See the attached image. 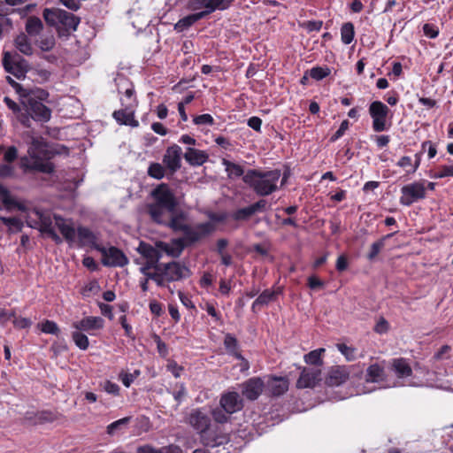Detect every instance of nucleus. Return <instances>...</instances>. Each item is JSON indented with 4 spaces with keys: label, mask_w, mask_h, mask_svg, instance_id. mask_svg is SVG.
I'll return each mask as SVG.
<instances>
[{
    "label": "nucleus",
    "mask_w": 453,
    "mask_h": 453,
    "mask_svg": "<svg viewBox=\"0 0 453 453\" xmlns=\"http://www.w3.org/2000/svg\"><path fill=\"white\" fill-rule=\"evenodd\" d=\"M36 44L43 51L50 50L55 45V38L52 35H42L36 40Z\"/></svg>",
    "instance_id": "44"
},
{
    "label": "nucleus",
    "mask_w": 453,
    "mask_h": 453,
    "mask_svg": "<svg viewBox=\"0 0 453 453\" xmlns=\"http://www.w3.org/2000/svg\"><path fill=\"white\" fill-rule=\"evenodd\" d=\"M72 326L75 330L88 332L90 335H95V331L100 330L104 326V320L101 317L88 316L81 320L74 321Z\"/></svg>",
    "instance_id": "18"
},
{
    "label": "nucleus",
    "mask_w": 453,
    "mask_h": 453,
    "mask_svg": "<svg viewBox=\"0 0 453 453\" xmlns=\"http://www.w3.org/2000/svg\"><path fill=\"white\" fill-rule=\"evenodd\" d=\"M43 24L42 20L35 16L29 17L26 21V33L30 37H36L41 35L42 31Z\"/></svg>",
    "instance_id": "30"
},
{
    "label": "nucleus",
    "mask_w": 453,
    "mask_h": 453,
    "mask_svg": "<svg viewBox=\"0 0 453 453\" xmlns=\"http://www.w3.org/2000/svg\"><path fill=\"white\" fill-rule=\"evenodd\" d=\"M35 214L39 220L41 232L47 234L57 243L62 242V239L55 232V226L70 245L76 243V230L71 219H64L57 214L51 217L50 214L40 211H35Z\"/></svg>",
    "instance_id": "1"
},
{
    "label": "nucleus",
    "mask_w": 453,
    "mask_h": 453,
    "mask_svg": "<svg viewBox=\"0 0 453 453\" xmlns=\"http://www.w3.org/2000/svg\"><path fill=\"white\" fill-rule=\"evenodd\" d=\"M115 83L118 89V92L119 94L124 93V102L125 103H131V106H133V104L134 103V98H133L134 96V88L132 83L129 81L128 79H127L124 75L119 74L115 78ZM123 97L120 99L122 101Z\"/></svg>",
    "instance_id": "23"
},
{
    "label": "nucleus",
    "mask_w": 453,
    "mask_h": 453,
    "mask_svg": "<svg viewBox=\"0 0 453 453\" xmlns=\"http://www.w3.org/2000/svg\"><path fill=\"white\" fill-rule=\"evenodd\" d=\"M365 383L366 385L364 387V389L359 390L358 394L371 393L377 388H387L392 387L391 384L386 381L384 367L378 363L372 364L367 368Z\"/></svg>",
    "instance_id": "8"
},
{
    "label": "nucleus",
    "mask_w": 453,
    "mask_h": 453,
    "mask_svg": "<svg viewBox=\"0 0 453 453\" xmlns=\"http://www.w3.org/2000/svg\"><path fill=\"white\" fill-rule=\"evenodd\" d=\"M130 419H131L130 417H126V418H120L119 420H116V421L111 423L107 426L108 434L114 435L117 431H119V430L122 429V427L126 426L129 423Z\"/></svg>",
    "instance_id": "47"
},
{
    "label": "nucleus",
    "mask_w": 453,
    "mask_h": 453,
    "mask_svg": "<svg viewBox=\"0 0 453 453\" xmlns=\"http://www.w3.org/2000/svg\"><path fill=\"white\" fill-rule=\"evenodd\" d=\"M423 31L424 34L429 38H435L439 34L438 29L431 24H425L423 27Z\"/></svg>",
    "instance_id": "64"
},
{
    "label": "nucleus",
    "mask_w": 453,
    "mask_h": 453,
    "mask_svg": "<svg viewBox=\"0 0 453 453\" xmlns=\"http://www.w3.org/2000/svg\"><path fill=\"white\" fill-rule=\"evenodd\" d=\"M215 230L214 223L211 221L197 224L196 226H188L186 229L184 237L190 242H195L200 239L209 235Z\"/></svg>",
    "instance_id": "14"
},
{
    "label": "nucleus",
    "mask_w": 453,
    "mask_h": 453,
    "mask_svg": "<svg viewBox=\"0 0 453 453\" xmlns=\"http://www.w3.org/2000/svg\"><path fill=\"white\" fill-rule=\"evenodd\" d=\"M265 383V391L273 396H279L288 391L289 381L286 377L270 376Z\"/></svg>",
    "instance_id": "21"
},
{
    "label": "nucleus",
    "mask_w": 453,
    "mask_h": 453,
    "mask_svg": "<svg viewBox=\"0 0 453 453\" xmlns=\"http://www.w3.org/2000/svg\"><path fill=\"white\" fill-rule=\"evenodd\" d=\"M211 0H191L188 7L191 11L196 12V14H202L203 18H204L206 15L212 12H209L210 8H211Z\"/></svg>",
    "instance_id": "32"
},
{
    "label": "nucleus",
    "mask_w": 453,
    "mask_h": 453,
    "mask_svg": "<svg viewBox=\"0 0 453 453\" xmlns=\"http://www.w3.org/2000/svg\"><path fill=\"white\" fill-rule=\"evenodd\" d=\"M154 203L149 206V213L155 222H165L176 211L178 199L168 185L160 184L152 192Z\"/></svg>",
    "instance_id": "3"
},
{
    "label": "nucleus",
    "mask_w": 453,
    "mask_h": 453,
    "mask_svg": "<svg viewBox=\"0 0 453 453\" xmlns=\"http://www.w3.org/2000/svg\"><path fill=\"white\" fill-rule=\"evenodd\" d=\"M384 246V239H380L379 241L373 242L371 246V251L368 254V258L372 260L380 253Z\"/></svg>",
    "instance_id": "55"
},
{
    "label": "nucleus",
    "mask_w": 453,
    "mask_h": 453,
    "mask_svg": "<svg viewBox=\"0 0 453 453\" xmlns=\"http://www.w3.org/2000/svg\"><path fill=\"white\" fill-rule=\"evenodd\" d=\"M27 107V113L36 121L47 122L51 116V111L42 102L36 100H28L23 102Z\"/></svg>",
    "instance_id": "16"
},
{
    "label": "nucleus",
    "mask_w": 453,
    "mask_h": 453,
    "mask_svg": "<svg viewBox=\"0 0 453 453\" xmlns=\"http://www.w3.org/2000/svg\"><path fill=\"white\" fill-rule=\"evenodd\" d=\"M72 339L74 344L81 350L88 349L89 346V341L86 334L81 330H75L72 333Z\"/></svg>",
    "instance_id": "40"
},
{
    "label": "nucleus",
    "mask_w": 453,
    "mask_h": 453,
    "mask_svg": "<svg viewBox=\"0 0 453 453\" xmlns=\"http://www.w3.org/2000/svg\"><path fill=\"white\" fill-rule=\"evenodd\" d=\"M211 415L216 422L224 424L229 420V417L231 414L223 408H221V406L219 405V407H217L214 410H212Z\"/></svg>",
    "instance_id": "48"
},
{
    "label": "nucleus",
    "mask_w": 453,
    "mask_h": 453,
    "mask_svg": "<svg viewBox=\"0 0 453 453\" xmlns=\"http://www.w3.org/2000/svg\"><path fill=\"white\" fill-rule=\"evenodd\" d=\"M224 345L228 355L233 356L235 358L241 357L239 343L234 336L230 334H226L224 339Z\"/></svg>",
    "instance_id": "34"
},
{
    "label": "nucleus",
    "mask_w": 453,
    "mask_h": 453,
    "mask_svg": "<svg viewBox=\"0 0 453 453\" xmlns=\"http://www.w3.org/2000/svg\"><path fill=\"white\" fill-rule=\"evenodd\" d=\"M29 141L28 157L23 159V165L26 168L50 173L53 172L54 165L50 161L51 152L49 150L47 143L42 137L33 136L27 134Z\"/></svg>",
    "instance_id": "2"
},
{
    "label": "nucleus",
    "mask_w": 453,
    "mask_h": 453,
    "mask_svg": "<svg viewBox=\"0 0 453 453\" xmlns=\"http://www.w3.org/2000/svg\"><path fill=\"white\" fill-rule=\"evenodd\" d=\"M388 328H389L388 322L382 317H380L377 320V322L374 326V331L380 334L387 333L388 331Z\"/></svg>",
    "instance_id": "57"
},
{
    "label": "nucleus",
    "mask_w": 453,
    "mask_h": 453,
    "mask_svg": "<svg viewBox=\"0 0 453 453\" xmlns=\"http://www.w3.org/2000/svg\"><path fill=\"white\" fill-rule=\"evenodd\" d=\"M329 73H330V70L327 67L324 68V67L317 66V67L311 68L310 71V76L316 81H320V80L326 78V76L329 75Z\"/></svg>",
    "instance_id": "51"
},
{
    "label": "nucleus",
    "mask_w": 453,
    "mask_h": 453,
    "mask_svg": "<svg viewBox=\"0 0 453 453\" xmlns=\"http://www.w3.org/2000/svg\"><path fill=\"white\" fill-rule=\"evenodd\" d=\"M158 224L167 225L174 231H180L185 234L186 229L188 227L184 214H176V211L171 213L165 222H157Z\"/></svg>",
    "instance_id": "26"
},
{
    "label": "nucleus",
    "mask_w": 453,
    "mask_h": 453,
    "mask_svg": "<svg viewBox=\"0 0 453 453\" xmlns=\"http://www.w3.org/2000/svg\"><path fill=\"white\" fill-rule=\"evenodd\" d=\"M140 272L144 275V280H147L148 281L151 280L159 287V284H161L162 281L159 276L158 265L150 266V265L142 264Z\"/></svg>",
    "instance_id": "33"
},
{
    "label": "nucleus",
    "mask_w": 453,
    "mask_h": 453,
    "mask_svg": "<svg viewBox=\"0 0 453 453\" xmlns=\"http://www.w3.org/2000/svg\"><path fill=\"white\" fill-rule=\"evenodd\" d=\"M0 220L8 226L12 232H19L23 227V222L16 217H4L0 215Z\"/></svg>",
    "instance_id": "41"
},
{
    "label": "nucleus",
    "mask_w": 453,
    "mask_h": 453,
    "mask_svg": "<svg viewBox=\"0 0 453 453\" xmlns=\"http://www.w3.org/2000/svg\"><path fill=\"white\" fill-rule=\"evenodd\" d=\"M422 151H425L427 148L428 157L433 158L435 157L437 150L434 144L430 141H426L421 145Z\"/></svg>",
    "instance_id": "61"
},
{
    "label": "nucleus",
    "mask_w": 453,
    "mask_h": 453,
    "mask_svg": "<svg viewBox=\"0 0 453 453\" xmlns=\"http://www.w3.org/2000/svg\"><path fill=\"white\" fill-rule=\"evenodd\" d=\"M233 1L234 0H211V8H210L209 12H213L215 10H225Z\"/></svg>",
    "instance_id": "56"
},
{
    "label": "nucleus",
    "mask_w": 453,
    "mask_h": 453,
    "mask_svg": "<svg viewBox=\"0 0 453 453\" xmlns=\"http://www.w3.org/2000/svg\"><path fill=\"white\" fill-rule=\"evenodd\" d=\"M349 122L348 120H343L341 125H340V127L339 129L335 132V134L331 137V141L332 142H335L336 140H338L339 138H341L344 133L346 132V130L349 128Z\"/></svg>",
    "instance_id": "59"
},
{
    "label": "nucleus",
    "mask_w": 453,
    "mask_h": 453,
    "mask_svg": "<svg viewBox=\"0 0 453 453\" xmlns=\"http://www.w3.org/2000/svg\"><path fill=\"white\" fill-rule=\"evenodd\" d=\"M190 425L201 434L203 443L208 447H217L227 441L224 434L212 435L209 428L210 418L201 410H195L189 416Z\"/></svg>",
    "instance_id": "5"
},
{
    "label": "nucleus",
    "mask_w": 453,
    "mask_h": 453,
    "mask_svg": "<svg viewBox=\"0 0 453 453\" xmlns=\"http://www.w3.org/2000/svg\"><path fill=\"white\" fill-rule=\"evenodd\" d=\"M141 375L140 370H134L133 372L128 373L124 370L120 371L118 379L122 382L126 388H129L136 378Z\"/></svg>",
    "instance_id": "43"
},
{
    "label": "nucleus",
    "mask_w": 453,
    "mask_h": 453,
    "mask_svg": "<svg viewBox=\"0 0 453 453\" xmlns=\"http://www.w3.org/2000/svg\"><path fill=\"white\" fill-rule=\"evenodd\" d=\"M122 105H124L126 108L113 112V117L116 121L122 125L138 127L139 123L134 119V111L132 109L133 106H131V103H125L124 99H122Z\"/></svg>",
    "instance_id": "22"
},
{
    "label": "nucleus",
    "mask_w": 453,
    "mask_h": 453,
    "mask_svg": "<svg viewBox=\"0 0 453 453\" xmlns=\"http://www.w3.org/2000/svg\"><path fill=\"white\" fill-rule=\"evenodd\" d=\"M389 108L380 101H374L369 105V114L372 119V129L380 133L387 131L390 123L388 121Z\"/></svg>",
    "instance_id": "9"
},
{
    "label": "nucleus",
    "mask_w": 453,
    "mask_h": 453,
    "mask_svg": "<svg viewBox=\"0 0 453 453\" xmlns=\"http://www.w3.org/2000/svg\"><path fill=\"white\" fill-rule=\"evenodd\" d=\"M4 102L14 114L18 115L20 112L19 105L8 96H4Z\"/></svg>",
    "instance_id": "63"
},
{
    "label": "nucleus",
    "mask_w": 453,
    "mask_h": 453,
    "mask_svg": "<svg viewBox=\"0 0 453 453\" xmlns=\"http://www.w3.org/2000/svg\"><path fill=\"white\" fill-rule=\"evenodd\" d=\"M97 237L94 232H92L89 228L85 226L78 227L76 231V243L80 246H93L95 248L98 247L96 245Z\"/></svg>",
    "instance_id": "24"
},
{
    "label": "nucleus",
    "mask_w": 453,
    "mask_h": 453,
    "mask_svg": "<svg viewBox=\"0 0 453 453\" xmlns=\"http://www.w3.org/2000/svg\"><path fill=\"white\" fill-rule=\"evenodd\" d=\"M222 165L229 178H239L244 176V170L242 165L233 163L226 158L222 159Z\"/></svg>",
    "instance_id": "36"
},
{
    "label": "nucleus",
    "mask_w": 453,
    "mask_h": 453,
    "mask_svg": "<svg viewBox=\"0 0 453 453\" xmlns=\"http://www.w3.org/2000/svg\"><path fill=\"white\" fill-rule=\"evenodd\" d=\"M14 173V168L9 164L0 165V178L12 177Z\"/></svg>",
    "instance_id": "60"
},
{
    "label": "nucleus",
    "mask_w": 453,
    "mask_h": 453,
    "mask_svg": "<svg viewBox=\"0 0 453 453\" xmlns=\"http://www.w3.org/2000/svg\"><path fill=\"white\" fill-rule=\"evenodd\" d=\"M102 254V263L105 266L123 267L128 263L125 254L116 247H96Z\"/></svg>",
    "instance_id": "12"
},
{
    "label": "nucleus",
    "mask_w": 453,
    "mask_h": 453,
    "mask_svg": "<svg viewBox=\"0 0 453 453\" xmlns=\"http://www.w3.org/2000/svg\"><path fill=\"white\" fill-rule=\"evenodd\" d=\"M434 177L436 179L453 177V165H441L438 167Z\"/></svg>",
    "instance_id": "52"
},
{
    "label": "nucleus",
    "mask_w": 453,
    "mask_h": 453,
    "mask_svg": "<svg viewBox=\"0 0 453 453\" xmlns=\"http://www.w3.org/2000/svg\"><path fill=\"white\" fill-rule=\"evenodd\" d=\"M43 18L49 26L65 31L76 30L80 23V19L73 13L58 8L44 9Z\"/></svg>",
    "instance_id": "6"
},
{
    "label": "nucleus",
    "mask_w": 453,
    "mask_h": 453,
    "mask_svg": "<svg viewBox=\"0 0 453 453\" xmlns=\"http://www.w3.org/2000/svg\"><path fill=\"white\" fill-rule=\"evenodd\" d=\"M15 46L17 50L24 55L30 56L33 54V46L30 42L28 35L24 33L19 34L15 38Z\"/></svg>",
    "instance_id": "31"
},
{
    "label": "nucleus",
    "mask_w": 453,
    "mask_h": 453,
    "mask_svg": "<svg viewBox=\"0 0 453 453\" xmlns=\"http://www.w3.org/2000/svg\"><path fill=\"white\" fill-rule=\"evenodd\" d=\"M3 65L7 73H12L18 79L25 76L24 70L13 61L11 54L8 52L4 54Z\"/></svg>",
    "instance_id": "29"
},
{
    "label": "nucleus",
    "mask_w": 453,
    "mask_h": 453,
    "mask_svg": "<svg viewBox=\"0 0 453 453\" xmlns=\"http://www.w3.org/2000/svg\"><path fill=\"white\" fill-rule=\"evenodd\" d=\"M265 383L259 377H252L240 385L242 395L250 401L257 400L263 393Z\"/></svg>",
    "instance_id": "13"
},
{
    "label": "nucleus",
    "mask_w": 453,
    "mask_h": 453,
    "mask_svg": "<svg viewBox=\"0 0 453 453\" xmlns=\"http://www.w3.org/2000/svg\"><path fill=\"white\" fill-rule=\"evenodd\" d=\"M355 36L354 25L351 22L344 23L341 27V40L344 44L352 42Z\"/></svg>",
    "instance_id": "38"
},
{
    "label": "nucleus",
    "mask_w": 453,
    "mask_h": 453,
    "mask_svg": "<svg viewBox=\"0 0 453 453\" xmlns=\"http://www.w3.org/2000/svg\"><path fill=\"white\" fill-rule=\"evenodd\" d=\"M213 122L212 116L207 113L194 118V123L199 126H211Z\"/></svg>",
    "instance_id": "54"
},
{
    "label": "nucleus",
    "mask_w": 453,
    "mask_h": 453,
    "mask_svg": "<svg viewBox=\"0 0 453 453\" xmlns=\"http://www.w3.org/2000/svg\"><path fill=\"white\" fill-rule=\"evenodd\" d=\"M17 157H18V150L15 146L9 147L5 150L4 155V161H6L7 163L13 162L17 158Z\"/></svg>",
    "instance_id": "58"
},
{
    "label": "nucleus",
    "mask_w": 453,
    "mask_h": 453,
    "mask_svg": "<svg viewBox=\"0 0 453 453\" xmlns=\"http://www.w3.org/2000/svg\"><path fill=\"white\" fill-rule=\"evenodd\" d=\"M148 174L157 180H161L165 174V167L159 163H152L148 168Z\"/></svg>",
    "instance_id": "46"
},
{
    "label": "nucleus",
    "mask_w": 453,
    "mask_h": 453,
    "mask_svg": "<svg viewBox=\"0 0 453 453\" xmlns=\"http://www.w3.org/2000/svg\"><path fill=\"white\" fill-rule=\"evenodd\" d=\"M326 349L324 348H320L315 350H312L304 356L305 363L313 365H321L323 364L322 355L325 353Z\"/></svg>",
    "instance_id": "39"
},
{
    "label": "nucleus",
    "mask_w": 453,
    "mask_h": 453,
    "mask_svg": "<svg viewBox=\"0 0 453 453\" xmlns=\"http://www.w3.org/2000/svg\"><path fill=\"white\" fill-rule=\"evenodd\" d=\"M336 347L347 360L353 361L357 357V351L355 348L348 346L344 343H338Z\"/></svg>",
    "instance_id": "45"
},
{
    "label": "nucleus",
    "mask_w": 453,
    "mask_h": 453,
    "mask_svg": "<svg viewBox=\"0 0 453 453\" xmlns=\"http://www.w3.org/2000/svg\"><path fill=\"white\" fill-rule=\"evenodd\" d=\"M184 158L190 165L200 166L208 160L209 155L203 150L188 147L184 154Z\"/></svg>",
    "instance_id": "25"
},
{
    "label": "nucleus",
    "mask_w": 453,
    "mask_h": 453,
    "mask_svg": "<svg viewBox=\"0 0 453 453\" xmlns=\"http://www.w3.org/2000/svg\"><path fill=\"white\" fill-rule=\"evenodd\" d=\"M280 177L281 173L278 169L271 171L250 169L246 172L242 180L257 195L265 196L278 189Z\"/></svg>",
    "instance_id": "4"
},
{
    "label": "nucleus",
    "mask_w": 453,
    "mask_h": 453,
    "mask_svg": "<svg viewBox=\"0 0 453 453\" xmlns=\"http://www.w3.org/2000/svg\"><path fill=\"white\" fill-rule=\"evenodd\" d=\"M203 19L202 14H190L180 19L174 26V29L178 32H182L191 27L194 23Z\"/></svg>",
    "instance_id": "35"
},
{
    "label": "nucleus",
    "mask_w": 453,
    "mask_h": 453,
    "mask_svg": "<svg viewBox=\"0 0 453 453\" xmlns=\"http://www.w3.org/2000/svg\"><path fill=\"white\" fill-rule=\"evenodd\" d=\"M276 296V292L273 290L266 289L262 292L258 297L252 303V310L255 311L257 307L265 305L273 301Z\"/></svg>",
    "instance_id": "37"
},
{
    "label": "nucleus",
    "mask_w": 453,
    "mask_h": 453,
    "mask_svg": "<svg viewBox=\"0 0 453 453\" xmlns=\"http://www.w3.org/2000/svg\"><path fill=\"white\" fill-rule=\"evenodd\" d=\"M390 369L397 378V380L391 384L392 387L405 385L414 387L418 386L410 380L412 370L407 359L402 357L392 359L390 362Z\"/></svg>",
    "instance_id": "10"
},
{
    "label": "nucleus",
    "mask_w": 453,
    "mask_h": 453,
    "mask_svg": "<svg viewBox=\"0 0 453 453\" xmlns=\"http://www.w3.org/2000/svg\"><path fill=\"white\" fill-rule=\"evenodd\" d=\"M219 405L230 414H234L243 408V399L238 392L227 391L221 395Z\"/></svg>",
    "instance_id": "15"
},
{
    "label": "nucleus",
    "mask_w": 453,
    "mask_h": 453,
    "mask_svg": "<svg viewBox=\"0 0 453 453\" xmlns=\"http://www.w3.org/2000/svg\"><path fill=\"white\" fill-rule=\"evenodd\" d=\"M157 247L161 249L162 255L165 253L172 257H178L183 250V245L180 241H174L171 243L158 242Z\"/></svg>",
    "instance_id": "28"
},
{
    "label": "nucleus",
    "mask_w": 453,
    "mask_h": 453,
    "mask_svg": "<svg viewBox=\"0 0 453 453\" xmlns=\"http://www.w3.org/2000/svg\"><path fill=\"white\" fill-rule=\"evenodd\" d=\"M38 327L44 334H53L56 336H58L60 334V329L58 326L52 320H43L42 322L38 324Z\"/></svg>",
    "instance_id": "42"
},
{
    "label": "nucleus",
    "mask_w": 453,
    "mask_h": 453,
    "mask_svg": "<svg viewBox=\"0 0 453 453\" xmlns=\"http://www.w3.org/2000/svg\"><path fill=\"white\" fill-rule=\"evenodd\" d=\"M321 371L319 367L303 368L296 381L298 388H314L321 380Z\"/></svg>",
    "instance_id": "19"
},
{
    "label": "nucleus",
    "mask_w": 453,
    "mask_h": 453,
    "mask_svg": "<svg viewBox=\"0 0 453 453\" xmlns=\"http://www.w3.org/2000/svg\"><path fill=\"white\" fill-rule=\"evenodd\" d=\"M181 148L176 144L167 148L164 157L163 163L172 173H175L181 165Z\"/></svg>",
    "instance_id": "20"
},
{
    "label": "nucleus",
    "mask_w": 453,
    "mask_h": 453,
    "mask_svg": "<svg viewBox=\"0 0 453 453\" xmlns=\"http://www.w3.org/2000/svg\"><path fill=\"white\" fill-rule=\"evenodd\" d=\"M137 251L145 259V262L142 265H150V266L158 265L159 260L162 257L161 249L157 247V242L156 246L153 247L150 244L141 242Z\"/></svg>",
    "instance_id": "17"
},
{
    "label": "nucleus",
    "mask_w": 453,
    "mask_h": 453,
    "mask_svg": "<svg viewBox=\"0 0 453 453\" xmlns=\"http://www.w3.org/2000/svg\"><path fill=\"white\" fill-rule=\"evenodd\" d=\"M158 271L162 281L159 287L168 288L171 293H173V290L169 287L170 282L178 281L189 276V269L186 265L175 261L160 263L158 265Z\"/></svg>",
    "instance_id": "7"
},
{
    "label": "nucleus",
    "mask_w": 453,
    "mask_h": 453,
    "mask_svg": "<svg viewBox=\"0 0 453 453\" xmlns=\"http://www.w3.org/2000/svg\"><path fill=\"white\" fill-rule=\"evenodd\" d=\"M400 203L410 206L426 197V188L422 182H412L402 187Z\"/></svg>",
    "instance_id": "11"
},
{
    "label": "nucleus",
    "mask_w": 453,
    "mask_h": 453,
    "mask_svg": "<svg viewBox=\"0 0 453 453\" xmlns=\"http://www.w3.org/2000/svg\"><path fill=\"white\" fill-rule=\"evenodd\" d=\"M252 215H254L252 209L250 208V206H247L235 211L233 213L232 217L235 220H246L250 219Z\"/></svg>",
    "instance_id": "50"
},
{
    "label": "nucleus",
    "mask_w": 453,
    "mask_h": 453,
    "mask_svg": "<svg viewBox=\"0 0 453 453\" xmlns=\"http://www.w3.org/2000/svg\"><path fill=\"white\" fill-rule=\"evenodd\" d=\"M102 388L107 394L112 395H119L120 388L115 382H112L111 380H105L104 382L102 383Z\"/></svg>",
    "instance_id": "53"
},
{
    "label": "nucleus",
    "mask_w": 453,
    "mask_h": 453,
    "mask_svg": "<svg viewBox=\"0 0 453 453\" xmlns=\"http://www.w3.org/2000/svg\"><path fill=\"white\" fill-rule=\"evenodd\" d=\"M349 374L344 367L333 368L328 377L326 378V384L331 387H338L348 380Z\"/></svg>",
    "instance_id": "27"
},
{
    "label": "nucleus",
    "mask_w": 453,
    "mask_h": 453,
    "mask_svg": "<svg viewBox=\"0 0 453 453\" xmlns=\"http://www.w3.org/2000/svg\"><path fill=\"white\" fill-rule=\"evenodd\" d=\"M323 26V22L321 20H309L304 24V27L309 32L319 31Z\"/></svg>",
    "instance_id": "62"
},
{
    "label": "nucleus",
    "mask_w": 453,
    "mask_h": 453,
    "mask_svg": "<svg viewBox=\"0 0 453 453\" xmlns=\"http://www.w3.org/2000/svg\"><path fill=\"white\" fill-rule=\"evenodd\" d=\"M48 96L49 93L46 90L36 88L35 90H31L27 94L26 100L24 102H27L28 100H36L42 103V101L46 100Z\"/></svg>",
    "instance_id": "49"
}]
</instances>
